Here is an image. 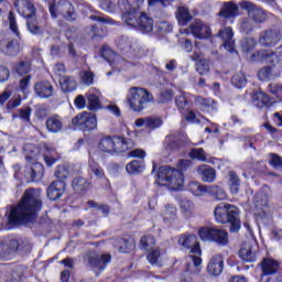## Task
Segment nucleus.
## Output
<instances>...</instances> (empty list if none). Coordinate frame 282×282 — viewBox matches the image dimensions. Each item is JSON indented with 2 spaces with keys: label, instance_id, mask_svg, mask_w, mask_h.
<instances>
[{
  "label": "nucleus",
  "instance_id": "f3484780",
  "mask_svg": "<svg viewBox=\"0 0 282 282\" xmlns=\"http://www.w3.org/2000/svg\"><path fill=\"white\" fill-rule=\"evenodd\" d=\"M15 8L18 13L24 19L36 17V7L32 0H15Z\"/></svg>",
  "mask_w": 282,
  "mask_h": 282
},
{
  "label": "nucleus",
  "instance_id": "774afa93",
  "mask_svg": "<svg viewBox=\"0 0 282 282\" xmlns=\"http://www.w3.org/2000/svg\"><path fill=\"white\" fill-rule=\"evenodd\" d=\"M173 100V90L165 89L160 93L159 102L164 105L165 102H171Z\"/></svg>",
  "mask_w": 282,
  "mask_h": 282
},
{
  "label": "nucleus",
  "instance_id": "a18cd8bd",
  "mask_svg": "<svg viewBox=\"0 0 282 282\" xmlns=\"http://www.w3.org/2000/svg\"><path fill=\"white\" fill-rule=\"evenodd\" d=\"M147 259L149 263H151V265H156L158 268H162V256L160 253V250L158 249L152 250L150 253H148Z\"/></svg>",
  "mask_w": 282,
  "mask_h": 282
},
{
  "label": "nucleus",
  "instance_id": "680f3d73",
  "mask_svg": "<svg viewBox=\"0 0 282 282\" xmlns=\"http://www.w3.org/2000/svg\"><path fill=\"white\" fill-rule=\"evenodd\" d=\"M18 111H19L20 120L30 124V122H31L30 117L32 116V108L31 107L20 108Z\"/></svg>",
  "mask_w": 282,
  "mask_h": 282
},
{
  "label": "nucleus",
  "instance_id": "cd10ccee",
  "mask_svg": "<svg viewBox=\"0 0 282 282\" xmlns=\"http://www.w3.org/2000/svg\"><path fill=\"white\" fill-rule=\"evenodd\" d=\"M45 124L48 133H61L63 131V119L58 115L48 117Z\"/></svg>",
  "mask_w": 282,
  "mask_h": 282
},
{
  "label": "nucleus",
  "instance_id": "69168bd1",
  "mask_svg": "<svg viewBox=\"0 0 282 282\" xmlns=\"http://www.w3.org/2000/svg\"><path fill=\"white\" fill-rule=\"evenodd\" d=\"M269 164L273 166V169H282V158L276 153L269 154Z\"/></svg>",
  "mask_w": 282,
  "mask_h": 282
},
{
  "label": "nucleus",
  "instance_id": "1a4fd4ad",
  "mask_svg": "<svg viewBox=\"0 0 282 282\" xmlns=\"http://www.w3.org/2000/svg\"><path fill=\"white\" fill-rule=\"evenodd\" d=\"M238 6L241 10H246L249 19H251L253 23L259 24L268 21V12L252 1L241 0Z\"/></svg>",
  "mask_w": 282,
  "mask_h": 282
},
{
  "label": "nucleus",
  "instance_id": "a878e982",
  "mask_svg": "<svg viewBox=\"0 0 282 282\" xmlns=\"http://www.w3.org/2000/svg\"><path fill=\"white\" fill-rule=\"evenodd\" d=\"M113 153H124L130 149H133V140L122 137H112Z\"/></svg>",
  "mask_w": 282,
  "mask_h": 282
},
{
  "label": "nucleus",
  "instance_id": "338daca9",
  "mask_svg": "<svg viewBox=\"0 0 282 282\" xmlns=\"http://www.w3.org/2000/svg\"><path fill=\"white\" fill-rule=\"evenodd\" d=\"M176 107L181 110L188 109V100L186 99V95L181 93L176 98H175Z\"/></svg>",
  "mask_w": 282,
  "mask_h": 282
},
{
  "label": "nucleus",
  "instance_id": "2eb2a0df",
  "mask_svg": "<svg viewBox=\"0 0 282 282\" xmlns=\"http://www.w3.org/2000/svg\"><path fill=\"white\" fill-rule=\"evenodd\" d=\"M0 52L6 56H18L21 52V44L17 39H3L0 41Z\"/></svg>",
  "mask_w": 282,
  "mask_h": 282
},
{
  "label": "nucleus",
  "instance_id": "09e8293b",
  "mask_svg": "<svg viewBox=\"0 0 282 282\" xmlns=\"http://www.w3.org/2000/svg\"><path fill=\"white\" fill-rule=\"evenodd\" d=\"M259 80H272L274 78L273 67L264 66L258 72Z\"/></svg>",
  "mask_w": 282,
  "mask_h": 282
},
{
  "label": "nucleus",
  "instance_id": "c9c22d12",
  "mask_svg": "<svg viewBox=\"0 0 282 282\" xmlns=\"http://www.w3.org/2000/svg\"><path fill=\"white\" fill-rule=\"evenodd\" d=\"M176 19L180 23V25H188L191 21H193V15L191 14V11H188L185 7H178L176 11Z\"/></svg>",
  "mask_w": 282,
  "mask_h": 282
},
{
  "label": "nucleus",
  "instance_id": "423d86ee",
  "mask_svg": "<svg viewBox=\"0 0 282 282\" xmlns=\"http://www.w3.org/2000/svg\"><path fill=\"white\" fill-rule=\"evenodd\" d=\"M48 10L52 19H58L63 17L66 21H75L76 13L74 12V4L67 0H59L56 2L48 3Z\"/></svg>",
  "mask_w": 282,
  "mask_h": 282
},
{
  "label": "nucleus",
  "instance_id": "9d476101",
  "mask_svg": "<svg viewBox=\"0 0 282 282\" xmlns=\"http://www.w3.org/2000/svg\"><path fill=\"white\" fill-rule=\"evenodd\" d=\"M282 40V32L279 26L267 29L259 34L258 43L261 47H274Z\"/></svg>",
  "mask_w": 282,
  "mask_h": 282
},
{
  "label": "nucleus",
  "instance_id": "72a5a7b5",
  "mask_svg": "<svg viewBox=\"0 0 282 282\" xmlns=\"http://www.w3.org/2000/svg\"><path fill=\"white\" fill-rule=\"evenodd\" d=\"M253 105L258 109H268L272 105V101L270 100V96L263 91H259L253 95Z\"/></svg>",
  "mask_w": 282,
  "mask_h": 282
},
{
  "label": "nucleus",
  "instance_id": "864d4df0",
  "mask_svg": "<svg viewBox=\"0 0 282 282\" xmlns=\"http://www.w3.org/2000/svg\"><path fill=\"white\" fill-rule=\"evenodd\" d=\"M257 47V40L253 37H245L241 40L242 52H252Z\"/></svg>",
  "mask_w": 282,
  "mask_h": 282
},
{
  "label": "nucleus",
  "instance_id": "de8ad7c7",
  "mask_svg": "<svg viewBox=\"0 0 282 282\" xmlns=\"http://www.w3.org/2000/svg\"><path fill=\"white\" fill-rule=\"evenodd\" d=\"M86 98L88 100L89 111H97V109H100V98H98V96H96L95 94L88 93L86 95Z\"/></svg>",
  "mask_w": 282,
  "mask_h": 282
},
{
  "label": "nucleus",
  "instance_id": "603ef678",
  "mask_svg": "<svg viewBox=\"0 0 282 282\" xmlns=\"http://www.w3.org/2000/svg\"><path fill=\"white\" fill-rule=\"evenodd\" d=\"M8 21L11 32H13L19 39H21V32L19 31V25L17 24V17H14V12H9Z\"/></svg>",
  "mask_w": 282,
  "mask_h": 282
},
{
  "label": "nucleus",
  "instance_id": "052dcab7",
  "mask_svg": "<svg viewBox=\"0 0 282 282\" xmlns=\"http://www.w3.org/2000/svg\"><path fill=\"white\" fill-rule=\"evenodd\" d=\"M90 32L93 34L91 39H105L107 36V30L102 26H90Z\"/></svg>",
  "mask_w": 282,
  "mask_h": 282
},
{
  "label": "nucleus",
  "instance_id": "49530a36",
  "mask_svg": "<svg viewBox=\"0 0 282 282\" xmlns=\"http://www.w3.org/2000/svg\"><path fill=\"white\" fill-rule=\"evenodd\" d=\"M140 247L142 250H153L155 248V238L150 235L141 237Z\"/></svg>",
  "mask_w": 282,
  "mask_h": 282
},
{
  "label": "nucleus",
  "instance_id": "9b49d317",
  "mask_svg": "<svg viewBox=\"0 0 282 282\" xmlns=\"http://www.w3.org/2000/svg\"><path fill=\"white\" fill-rule=\"evenodd\" d=\"M84 261L87 268H96L97 270H105L107 263L111 261L110 254H98L96 251H89L85 254Z\"/></svg>",
  "mask_w": 282,
  "mask_h": 282
},
{
  "label": "nucleus",
  "instance_id": "bf43d9fd",
  "mask_svg": "<svg viewBox=\"0 0 282 282\" xmlns=\"http://www.w3.org/2000/svg\"><path fill=\"white\" fill-rule=\"evenodd\" d=\"M267 90L275 98L282 100V84H269Z\"/></svg>",
  "mask_w": 282,
  "mask_h": 282
},
{
  "label": "nucleus",
  "instance_id": "4468645a",
  "mask_svg": "<svg viewBox=\"0 0 282 282\" xmlns=\"http://www.w3.org/2000/svg\"><path fill=\"white\" fill-rule=\"evenodd\" d=\"M239 257L247 263H254L257 261V242L253 240L245 241L239 250Z\"/></svg>",
  "mask_w": 282,
  "mask_h": 282
},
{
  "label": "nucleus",
  "instance_id": "a19ab883",
  "mask_svg": "<svg viewBox=\"0 0 282 282\" xmlns=\"http://www.w3.org/2000/svg\"><path fill=\"white\" fill-rule=\"evenodd\" d=\"M247 84L248 79L246 78V74L243 72L236 73L231 78V85L237 87V89H243Z\"/></svg>",
  "mask_w": 282,
  "mask_h": 282
},
{
  "label": "nucleus",
  "instance_id": "c756f323",
  "mask_svg": "<svg viewBox=\"0 0 282 282\" xmlns=\"http://www.w3.org/2000/svg\"><path fill=\"white\" fill-rule=\"evenodd\" d=\"M14 246L17 242L11 240H0V259H10L15 253Z\"/></svg>",
  "mask_w": 282,
  "mask_h": 282
},
{
  "label": "nucleus",
  "instance_id": "37998d69",
  "mask_svg": "<svg viewBox=\"0 0 282 282\" xmlns=\"http://www.w3.org/2000/svg\"><path fill=\"white\" fill-rule=\"evenodd\" d=\"M193 264H187V272L191 274H199L202 272V258L197 256H192Z\"/></svg>",
  "mask_w": 282,
  "mask_h": 282
},
{
  "label": "nucleus",
  "instance_id": "f257e3e1",
  "mask_svg": "<svg viewBox=\"0 0 282 282\" xmlns=\"http://www.w3.org/2000/svg\"><path fill=\"white\" fill-rule=\"evenodd\" d=\"M43 208L41 194L36 189L29 188L24 192L21 202L9 213L10 226H21V224H32Z\"/></svg>",
  "mask_w": 282,
  "mask_h": 282
},
{
  "label": "nucleus",
  "instance_id": "0eeeda50",
  "mask_svg": "<svg viewBox=\"0 0 282 282\" xmlns=\"http://www.w3.org/2000/svg\"><path fill=\"white\" fill-rule=\"evenodd\" d=\"M72 124L76 127V129H79V131L89 133L90 131H96V129H98V119L96 118V115L84 111L72 119Z\"/></svg>",
  "mask_w": 282,
  "mask_h": 282
},
{
  "label": "nucleus",
  "instance_id": "f704fd0d",
  "mask_svg": "<svg viewBox=\"0 0 282 282\" xmlns=\"http://www.w3.org/2000/svg\"><path fill=\"white\" fill-rule=\"evenodd\" d=\"M181 213L185 215V217H193V214L195 213V203L193 200L183 197L178 200Z\"/></svg>",
  "mask_w": 282,
  "mask_h": 282
},
{
  "label": "nucleus",
  "instance_id": "5701e85b",
  "mask_svg": "<svg viewBox=\"0 0 282 282\" xmlns=\"http://www.w3.org/2000/svg\"><path fill=\"white\" fill-rule=\"evenodd\" d=\"M196 173L199 175L202 182H205L207 184H213L215 180H217V171L210 165H199L196 169Z\"/></svg>",
  "mask_w": 282,
  "mask_h": 282
},
{
  "label": "nucleus",
  "instance_id": "412c9836",
  "mask_svg": "<svg viewBox=\"0 0 282 282\" xmlns=\"http://www.w3.org/2000/svg\"><path fill=\"white\" fill-rule=\"evenodd\" d=\"M208 274L212 276H219L221 272H224V256L223 254H215L210 258L208 265H207Z\"/></svg>",
  "mask_w": 282,
  "mask_h": 282
},
{
  "label": "nucleus",
  "instance_id": "0e129e2a",
  "mask_svg": "<svg viewBox=\"0 0 282 282\" xmlns=\"http://www.w3.org/2000/svg\"><path fill=\"white\" fill-rule=\"evenodd\" d=\"M55 177L57 180H67L69 177V170L65 165H58L55 170Z\"/></svg>",
  "mask_w": 282,
  "mask_h": 282
},
{
  "label": "nucleus",
  "instance_id": "aec40b11",
  "mask_svg": "<svg viewBox=\"0 0 282 282\" xmlns=\"http://www.w3.org/2000/svg\"><path fill=\"white\" fill-rule=\"evenodd\" d=\"M218 17L226 20L237 19V17H239V4L235 3L234 1L224 2Z\"/></svg>",
  "mask_w": 282,
  "mask_h": 282
},
{
  "label": "nucleus",
  "instance_id": "393cba45",
  "mask_svg": "<svg viewBox=\"0 0 282 282\" xmlns=\"http://www.w3.org/2000/svg\"><path fill=\"white\" fill-rule=\"evenodd\" d=\"M44 167L41 163H34L32 166L25 167L24 175L28 182H39L43 177Z\"/></svg>",
  "mask_w": 282,
  "mask_h": 282
},
{
  "label": "nucleus",
  "instance_id": "b1692460",
  "mask_svg": "<svg viewBox=\"0 0 282 282\" xmlns=\"http://www.w3.org/2000/svg\"><path fill=\"white\" fill-rule=\"evenodd\" d=\"M251 61L253 63H274L276 61V53L271 50H260L251 54Z\"/></svg>",
  "mask_w": 282,
  "mask_h": 282
},
{
  "label": "nucleus",
  "instance_id": "c03bdc74",
  "mask_svg": "<svg viewBox=\"0 0 282 282\" xmlns=\"http://www.w3.org/2000/svg\"><path fill=\"white\" fill-rule=\"evenodd\" d=\"M126 171L130 175H135V174L142 173V171H144V165H142V162H140L138 160H133L127 164Z\"/></svg>",
  "mask_w": 282,
  "mask_h": 282
},
{
  "label": "nucleus",
  "instance_id": "6ab92c4d",
  "mask_svg": "<svg viewBox=\"0 0 282 282\" xmlns=\"http://www.w3.org/2000/svg\"><path fill=\"white\" fill-rule=\"evenodd\" d=\"M35 95L39 98H52L54 96V86L48 80L37 82L34 85Z\"/></svg>",
  "mask_w": 282,
  "mask_h": 282
},
{
  "label": "nucleus",
  "instance_id": "a211bd4d",
  "mask_svg": "<svg viewBox=\"0 0 282 282\" xmlns=\"http://www.w3.org/2000/svg\"><path fill=\"white\" fill-rule=\"evenodd\" d=\"M65 193V182L63 181H54L50 184L46 191V195L48 199L52 202H56V199H61Z\"/></svg>",
  "mask_w": 282,
  "mask_h": 282
},
{
  "label": "nucleus",
  "instance_id": "bb28decb",
  "mask_svg": "<svg viewBox=\"0 0 282 282\" xmlns=\"http://www.w3.org/2000/svg\"><path fill=\"white\" fill-rule=\"evenodd\" d=\"M207 195L216 202H225L228 199V194L221 185H207Z\"/></svg>",
  "mask_w": 282,
  "mask_h": 282
},
{
  "label": "nucleus",
  "instance_id": "e2e57ef3",
  "mask_svg": "<svg viewBox=\"0 0 282 282\" xmlns=\"http://www.w3.org/2000/svg\"><path fill=\"white\" fill-rule=\"evenodd\" d=\"M252 30H254V25L252 24V21H250V19L248 18H243L240 24V31L243 34H250Z\"/></svg>",
  "mask_w": 282,
  "mask_h": 282
},
{
  "label": "nucleus",
  "instance_id": "4c0bfd02",
  "mask_svg": "<svg viewBox=\"0 0 282 282\" xmlns=\"http://www.w3.org/2000/svg\"><path fill=\"white\" fill-rule=\"evenodd\" d=\"M15 242V246L13 247L14 252H24L28 253L32 250V243L30 242V239L28 238H21L19 240L12 239Z\"/></svg>",
  "mask_w": 282,
  "mask_h": 282
},
{
  "label": "nucleus",
  "instance_id": "79ce46f5",
  "mask_svg": "<svg viewBox=\"0 0 282 282\" xmlns=\"http://www.w3.org/2000/svg\"><path fill=\"white\" fill-rule=\"evenodd\" d=\"M188 189L191 191V193H193V195H195L196 197H199L204 193H207L208 185H204V184L198 183V182H192L188 185Z\"/></svg>",
  "mask_w": 282,
  "mask_h": 282
},
{
  "label": "nucleus",
  "instance_id": "e433bc0d",
  "mask_svg": "<svg viewBox=\"0 0 282 282\" xmlns=\"http://www.w3.org/2000/svg\"><path fill=\"white\" fill-rule=\"evenodd\" d=\"M26 28L31 34L39 36L43 34V29L39 25V20H36V15H31L26 18Z\"/></svg>",
  "mask_w": 282,
  "mask_h": 282
},
{
  "label": "nucleus",
  "instance_id": "39448f33",
  "mask_svg": "<svg viewBox=\"0 0 282 282\" xmlns=\"http://www.w3.org/2000/svg\"><path fill=\"white\" fill-rule=\"evenodd\" d=\"M153 101V95L142 87H131L127 95V104L132 111L140 113L149 102Z\"/></svg>",
  "mask_w": 282,
  "mask_h": 282
},
{
  "label": "nucleus",
  "instance_id": "20e7f679",
  "mask_svg": "<svg viewBox=\"0 0 282 282\" xmlns=\"http://www.w3.org/2000/svg\"><path fill=\"white\" fill-rule=\"evenodd\" d=\"M142 6H144V0H118V8L122 12L121 19L126 25L138 29Z\"/></svg>",
  "mask_w": 282,
  "mask_h": 282
},
{
  "label": "nucleus",
  "instance_id": "7ed1b4c3",
  "mask_svg": "<svg viewBox=\"0 0 282 282\" xmlns=\"http://www.w3.org/2000/svg\"><path fill=\"white\" fill-rule=\"evenodd\" d=\"M159 186H166L170 191H182L184 188V173L171 165H162L156 173Z\"/></svg>",
  "mask_w": 282,
  "mask_h": 282
},
{
  "label": "nucleus",
  "instance_id": "58836bf2",
  "mask_svg": "<svg viewBox=\"0 0 282 282\" xmlns=\"http://www.w3.org/2000/svg\"><path fill=\"white\" fill-rule=\"evenodd\" d=\"M59 85L62 87V91H75L76 89V79L70 76H61Z\"/></svg>",
  "mask_w": 282,
  "mask_h": 282
},
{
  "label": "nucleus",
  "instance_id": "13d9d810",
  "mask_svg": "<svg viewBox=\"0 0 282 282\" xmlns=\"http://www.w3.org/2000/svg\"><path fill=\"white\" fill-rule=\"evenodd\" d=\"M164 121L160 117H148L145 121L147 129H160V126L163 124Z\"/></svg>",
  "mask_w": 282,
  "mask_h": 282
},
{
  "label": "nucleus",
  "instance_id": "4be33fe9",
  "mask_svg": "<svg viewBox=\"0 0 282 282\" xmlns=\"http://www.w3.org/2000/svg\"><path fill=\"white\" fill-rule=\"evenodd\" d=\"M191 32L194 34L195 39H208L213 36L210 32V26L204 24L202 20H196L191 24Z\"/></svg>",
  "mask_w": 282,
  "mask_h": 282
},
{
  "label": "nucleus",
  "instance_id": "dca6fc26",
  "mask_svg": "<svg viewBox=\"0 0 282 282\" xmlns=\"http://www.w3.org/2000/svg\"><path fill=\"white\" fill-rule=\"evenodd\" d=\"M180 246L191 250L193 254H202V249L199 248V241H197V236L193 234H184L178 239Z\"/></svg>",
  "mask_w": 282,
  "mask_h": 282
},
{
  "label": "nucleus",
  "instance_id": "7c9ffc66",
  "mask_svg": "<svg viewBox=\"0 0 282 282\" xmlns=\"http://www.w3.org/2000/svg\"><path fill=\"white\" fill-rule=\"evenodd\" d=\"M137 29L140 30L142 34H149L153 32V19L145 12H142Z\"/></svg>",
  "mask_w": 282,
  "mask_h": 282
},
{
  "label": "nucleus",
  "instance_id": "473e14b6",
  "mask_svg": "<svg viewBox=\"0 0 282 282\" xmlns=\"http://www.w3.org/2000/svg\"><path fill=\"white\" fill-rule=\"evenodd\" d=\"M115 246L118 248L119 252L127 254L128 252H131L133 248H135V242L131 238H118L115 241Z\"/></svg>",
  "mask_w": 282,
  "mask_h": 282
},
{
  "label": "nucleus",
  "instance_id": "f8f14e48",
  "mask_svg": "<svg viewBox=\"0 0 282 282\" xmlns=\"http://www.w3.org/2000/svg\"><path fill=\"white\" fill-rule=\"evenodd\" d=\"M165 151L167 153H182L186 147V140L184 139V134L174 133L165 139Z\"/></svg>",
  "mask_w": 282,
  "mask_h": 282
},
{
  "label": "nucleus",
  "instance_id": "ddd939ff",
  "mask_svg": "<svg viewBox=\"0 0 282 282\" xmlns=\"http://www.w3.org/2000/svg\"><path fill=\"white\" fill-rule=\"evenodd\" d=\"M232 36H235L232 29L224 28L220 29L218 33L212 36V41H215V39H220L225 50H227V52H229L230 54H235V40H232Z\"/></svg>",
  "mask_w": 282,
  "mask_h": 282
},
{
  "label": "nucleus",
  "instance_id": "4d7b16f0",
  "mask_svg": "<svg viewBox=\"0 0 282 282\" xmlns=\"http://www.w3.org/2000/svg\"><path fill=\"white\" fill-rule=\"evenodd\" d=\"M155 30L159 34H169L173 32V25L166 21L156 22Z\"/></svg>",
  "mask_w": 282,
  "mask_h": 282
},
{
  "label": "nucleus",
  "instance_id": "2f4dec72",
  "mask_svg": "<svg viewBox=\"0 0 282 282\" xmlns=\"http://www.w3.org/2000/svg\"><path fill=\"white\" fill-rule=\"evenodd\" d=\"M228 184L229 191L231 195H239V191L241 188V178L237 175V172L229 171L228 172Z\"/></svg>",
  "mask_w": 282,
  "mask_h": 282
},
{
  "label": "nucleus",
  "instance_id": "c85d7f7f",
  "mask_svg": "<svg viewBox=\"0 0 282 282\" xmlns=\"http://www.w3.org/2000/svg\"><path fill=\"white\" fill-rule=\"evenodd\" d=\"M72 184L77 195H85V193L91 188V183L83 176L75 177Z\"/></svg>",
  "mask_w": 282,
  "mask_h": 282
},
{
  "label": "nucleus",
  "instance_id": "f03ea898",
  "mask_svg": "<svg viewBox=\"0 0 282 282\" xmlns=\"http://www.w3.org/2000/svg\"><path fill=\"white\" fill-rule=\"evenodd\" d=\"M214 217L217 224H229L230 232H239L241 229V218L239 208L228 203H221L215 207Z\"/></svg>",
  "mask_w": 282,
  "mask_h": 282
},
{
  "label": "nucleus",
  "instance_id": "8fccbe9b",
  "mask_svg": "<svg viewBox=\"0 0 282 282\" xmlns=\"http://www.w3.org/2000/svg\"><path fill=\"white\" fill-rule=\"evenodd\" d=\"M195 69L199 74V76H206L210 72V64L208 59H200L195 64Z\"/></svg>",
  "mask_w": 282,
  "mask_h": 282
},
{
  "label": "nucleus",
  "instance_id": "6e6552de",
  "mask_svg": "<svg viewBox=\"0 0 282 282\" xmlns=\"http://www.w3.org/2000/svg\"><path fill=\"white\" fill-rule=\"evenodd\" d=\"M198 237L203 241H215L218 246H228V231L214 227H202Z\"/></svg>",
  "mask_w": 282,
  "mask_h": 282
},
{
  "label": "nucleus",
  "instance_id": "ea45409f",
  "mask_svg": "<svg viewBox=\"0 0 282 282\" xmlns=\"http://www.w3.org/2000/svg\"><path fill=\"white\" fill-rule=\"evenodd\" d=\"M99 151L102 153H113V137H105L98 143Z\"/></svg>",
  "mask_w": 282,
  "mask_h": 282
},
{
  "label": "nucleus",
  "instance_id": "5fc2aeb1",
  "mask_svg": "<svg viewBox=\"0 0 282 282\" xmlns=\"http://www.w3.org/2000/svg\"><path fill=\"white\" fill-rule=\"evenodd\" d=\"M101 57L105 58L109 65H113V62L116 61V53H113V50L109 46H104L101 48Z\"/></svg>",
  "mask_w": 282,
  "mask_h": 282
},
{
  "label": "nucleus",
  "instance_id": "6e6d98bb",
  "mask_svg": "<svg viewBox=\"0 0 282 282\" xmlns=\"http://www.w3.org/2000/svg\"><path fill=\"white\" fill-rule=\"evenodd\" d=\"M189 158L199 162H206V152L202 148H194L189 152Z\"/></svg>",
  "mask_w": 282,
  "mask_h": 282
},
{
  "label": "nucleus",
  "instance_id": "3c124183",
  "mask_svg": "<svg viewBox=\"0 0 282 282\" xmlns=\"http://www.w3.org/2000/svg\"><path fill=\"white\" fill-rule=\"evenodd\" d=\"M31 69H32V64L30 62H28V61L26 62L25 61H21L15 66V72L20 76H25V74H30Z\"/></svg>",
  "mask_w": 282,
  "mask_h": 282
}]
</instances>
